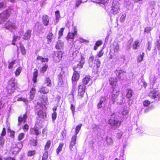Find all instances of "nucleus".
<instances>
[{
	"label": "nucleus",
	"instance_id": "f257e3e1",
	"mask_svg": "<svg viewBox=\"0 0 160 160\" xmlns=\"http://www.w3.org/2000/svg\"><path fill=\"white\" fill-rule=\"evenodd\" d=\"M84 63V58L82 56H81V60L79 63L77 65H74L73 69L74 71L73 76L72 78V80L73 81H77L79 78V72H80V69L82 68Z\"/></svg>",
	"mask_w": 160,
	"mask_h": 160
},
{
	"label": "nucleus",
	"instance_id": "f03ea898",
	"mask_svg": "<svg viewBox=\"0 0 160 160\" xmlns=\"http://www.w3.org/2000/svg\"><path fill=\"white\" fill-rule=\"evenodd\" d=\"M11 12L10 9H7L5 11L3 12L0 14V23L6 21L9 17Z\"/></svg>",
	"mask_w": 160,
	"mask_h": 160
},
{
	"label": "nucleus",
	"instance_id": "7ed1b4c3",
	"mask_svg": "<svg viewBox=\"0 0 160 160\" xmlns=\"http://www.w3.org/2000/svg\"><path fill=\"white\" fill-rule=\"evenodd\" d=\"M118 96L112 94L111 98L109 101V103L110 104H113L115 102H116L117 104H121L123 103V99L122 98V99L119 100L118 98Z\"/></svg>",
	"mask_w": 160,
	"mask_h": 160
},
{
	"label": "nucleus",
	"instance_id": "20e7f679",
	"mask_svg": "<svg viewBox=\"0 0 160 160\" xmlns=\"http://www.w3.org/2000/svg\"><path fill=\"white\" fill-rule=\"evenodd\" d=\"M108 122L111 126L115 128L119 127L121 124L120 121L115 118L110 119L108 121Z\"/></svg>",
	"mask_w": 160,
	"mask_h": 160
},
{
	"label": "nucleus",
	"instance_id": "39448f33",
	"mask_svg": "<svg viewBox=\"0 0 160 160\" xmlns=\"http://www.w3.org/2000/svg\"><path fill=\"white\" fill-rule=\"evenodd\" d=\"M78 87V96L82 98L83 97L84 94L85 92L86 86L83 84H80Z\"/></svg>",
	"mask_w": 160,
	"mask_h": 160
},
{
	"label": "nucleus",
	"instance_id": "423d86ee",
	"mask_svg": "<svg viewBox=\"0 0 160 160\" xmlns=\"http://www.w3.org/2000/svg\"><path fill=\"white\" fill-rule=\"evenodd\" d=\"M5 28L6 29L10 30L12 32V29H16V27L15 23L8 21L6 23L5 25Z\"/></svg>",
	"mask_w": 160,
	"mask_h": 160
},
{
	"label": "nucleus",
	"instance_id": "0eeeda50",
	"mask_svg": "<svg viewBox=\"0 0 160 160\" xmlns=\"http://www.w3.org/2000/svg\"><path fill=\"white\" fill-rule=\"evenodd\" d=\"M115 72L119 79H120L121 78V76L126 72L124 70L120 68H117V69L115 71Z\"/></svg>",
	"mask_w": 160,
	"mask_h": 160
},
{
	"label": "nucleus",
	"instance_id": "6e6552de",
	"mask_svg": "<svg viewBox=\"0 0 160 160\" xmlns=\"http://www.w3.org/2000/svg\"><path fill=\"white\" fill-rule=\"evenodd\" d=\"M62 54L60 52H56L53 56L54 58L57 62H59L61 59Z\"/></svg>",
	"mask_w": 160,
	"mask_h": 160
},
{
	"label": "nucleus",
	"instance_id": "1a4fd4ad",
	"mask_svg": "<svg viewBox=\"0 0 160 160\" xmlns=\"http://www.w3.org/2000/svg\"><path fill=\"white\" fill-rule=\"evenodd\" d=\"M120 6L119 4L118 3H116L113 5L112 8L111 12L113 13L114 14H116L118 12L119 10Z\"/></svg>",
	"mask_w": 160,
	"mask_h": 160
},
{
	"label": "nucleus",
	"instance_id": "9d476101",
	"mask_svg": "<svg viewBox=\"0 0 160 160\" xmlns=\"http://www.w3.org/2000/svg\"><path fill=\"white\" fill-rule=\"evenodd\" d=\"M28 116L27 113H25L23 115L20 116L18 118V125H20L21 122L23 121L24 123L25 122Z\"/></svg>",
	"mask_w": 160,
	"mask_h": 160
},
{
	"label": "nucleus",
	"instance_id": "9b49d317",
	"mask_svg": "<svg viewBox=\"0 0 160 160\" xmlns=\"http://www.w3.org/2000/svg\"><path fill=\"white\" fill-rule=\"evenodd\" d=\"M76 137L77 136L74 135L73 136L72 138L71 141L69 146V148L71 151L72 150L73 147L76 143Z\"/></svg>",
	"mask_w": 160,
	"mask_h": 160
},
{
	"label": "nucleus",
	"instance_id": "f8f14e48",
	"mask_svg": "<svg viewBox=\"0 0 160 160\" xmlns=\"http://www.w3.org/2000/svg\"><path fill=\"white\" fill-rule=\"evenodd\" d=\"M106 100V98L103 96L101 97L100 98L99 102L97 105V107L98 109L101 108L102 107V104Z\"/></svg>",
	"mask_w": 160,
	"mask_h": 160
},
{
	"label": "nucleus",
	"instance_id": "ddd939ff",
	"mask_svg": "<svg viewBox=\"0 0 160 160\" xmlns=\"http://www.w3.org/2000/svg\"><path fill=\"white\" fill-rule=\"evenodd\" d=\"M32 30H27L23 36V39L24 40H28L30 39L31 35Z\"/></svg>",
	"mask_w": 160,
	"mask_h": 160
},
{
	"label": "nucleus",
	"instance_id": "4468645a",
	"mask_svg": "<svg viewBox=\"0 0 160 160\" xmlns=\"http://www.w3.org/2000/svg\"><path fill=\"white\" fill-rule=\"evenodd\" d=\"M159 93L156 90H154L151 92L149 94V96L152 98L155 99L157 98Z\"/></svg>",
	"mask_w": 160,
	"mask_h": 160
},
{
	"label": "nucleus",
	"instance_id": "2eb2a0df",
	"mask_svg": "<svg viewBox=\"0 0 160 160\" xmlns=\"http://www.w3.org/2000/svg\"><path fill=\"white\" fill-rule=\"evenodd\" d=\"M42 22L44 25L46 26H48L49 21L48 17L47 15H44L42 17Z\"/></svg>",
	"mask_w": 160,
	"mask_h": 160
},
{
	"label": "nucleus",
	"instance_id": "dca6fc26",
	"mask_svg": "<svg viewBox=\"0 0 160 160\" xmlns=\"http://www.w3.org/2000/svg\"><path fill=\"white\" fill-rule=\"evenodd\" d=\"M17 83V81L14 78H11L8 81V87H9V86H10L11 87L14 88Z\"/></svg>",
	"mask_w": 160,
	"mask_h": 160
},
{
	"label": "nucleus",
	"instance_id": "f3484780",
	"mask_svg": "<svg viewBox=\"0 0 160 160\" xmlns=\"http://www.w3.org/2000/svg\"><path fill=\"white\" fill-rule=\"evenodd\" d=\"M30 131L31 134H34L37 136L41 133V131L39 130V129L36 127L31 129Z\"/></svg>",
	"mask_w": 160,
	"mask_h": 160
},
{
	"label": "nucleus",
	"instance_id": "a211bd4d",
	"mask_svg": "<svg viewBox=\"0 0 160 160\" xmlns=\"http://www.w3.org/2000/svg\"><path fill=\"white\" fill-rule=\"evenodd\" d=\"M90 79V76L86 77L83 79L82 83L80 84H83L85 86L88 83Z\"/></svg>",
	"mask_w": 160,
	"mask_h": 160
},
{
	"label": "nucleus",
	"instance_id": "6ab92c4d",
	"mask_svg": "<svg viewBox=\"0 0 160 160\" xmlns=\"http://www.w3.org/2000/svg\"><path fill=\"white\" fill-rule=\"evenodd\" d=\"M63 46V43L62 42L61 40H59L57 42L55 48L57 49H60Z\"/></svg>",
	"mask_w": 160,
	"mask_h": 160
},
{
	"label": "nucleus",
	"instance_id": "aec40b11",
	"mask_svg": "<svg viewBox=\"0 0 160 160\" xmlns=\"http://www.w3.org/2000/svg\"><path fill=\"white\" fill-rule=\"evenodd\" d=\"M36 92L35 89L34 88H32L30 92V100H32L34 97V95Z\"/></svg>",
	"mask_w": 160,
	"mask_h": 160
},
{
	"label": "nucleus",
	"instance_id": "412c9836",
	"mask_svg": "<svg viewBox=\"0 0 160 160\" xmlns=\"http://www.w3.org/2000/svg\"><path fill=\"white\" fill-rule=\"evenodd\" d=\"M49 91V90L48 88L42 87L40 89L39 91L40 93L46 94Z\"/></svg>",
	"mask_w": 160,
	"mask_h": 160
},
{
	"label": "nucleus",
	"instance_id": "4be33fe9",
	"mask_svg": "<svg viewBox=\"0 0 160 160\" xmlns=\"http://www.w3.org/2000/svg\"><path fill=\"white\" fill-rule=\"evenodd\" d=\"M109 82L110 85H115L117 82V79L116 78H111L109 79Z\"/></svg>",
	"mask_w": 160,
	"mask_h": 160
},
{
	"label": "nucleus",
	"instance_id": "5701e85b",
	"mask_svg": "<svg viewBox=\"0 0 160 160\" xmlns=\"http://www.w3.org/2000/svg\"><path fill=\"white\" fill-rule=\"evenodd\" d=\"M106 141L108 145H111L113 144V140L111 137L107 136L106 138Z\"/></svg>",
	"mask_w": 160,
	"mask_h": 160
},
{
	"label": "nucleus",
	"instance_id": "b1692460",
	"mask_svg": "<svg viewBox=\"0 0 160 160\" xmlns=\"http://www.w3.org/2000/svg\"><path fill=\"white\" fill-rule=\"evenodd\" d=\"M38 114L40 117L42 118H44L46 115V113L43 112L42 110H39L38 112Z\"/></svg>",
	"mask_w": 160,
	"mask_h": 160
},
{
	"label": "nucleus",
	"instance_id": "393cba45",
	"mask_svg": "<svg viewBox=\"0 0 160 160\" xmlns=\"http://www.w3.org/2000/svg\"><path fill=\"white\" fill-rule=\"evenodd\" d=\"M139 41L138 40L134 42L133 45V48L134 49H136L140 46Z\"/></svg>",
	"mask_w": 160,
	"mask_h": 160
},
{
	"label": "nucleus",
	"instance_id": "a878e982",
	"mask_svg": "<svg viewBox=\"0 0 160 160\" xmlns=\"http://www.w3.org/2000/svg\"><path fill=\"white\" fill-rule=\"evenodd\" d=\"M53 34L52 32H49L47 37V38L48 40V42H50L52 41V40L53 38Z\"/></svg>",
	"mask_w": 160,
	"mask_h": 160
},
{
	"label": "nucleus",
	"instance_id": "bb28decb",
	"mask_svg": "<svg viewBox=\"0 0 160 160\" xmlns=\"http://www.w3.org/2000/svg\"><path fill=\"white\" fill-rule=\"evenodd\" d=\"M51 144V141L50 140L48 141L45 145L44 149L45 150H48Z\"/></svg>",
	"mask_w": 160,
	"mask_h": 160
},
{
	"label": "nucleus",
	"instance_id": "cd10ccee",
	"mask_svg": "<svg viewBox=\"0 0 160 160\" xmlns=\"http://www.w3.org/2000/svg\"><path fill=\"white\" fill-rule=\"evenodd\" d=\"M22 70V68L21 67H19L16 70L15 72V76H18Z\"/></svg>",
	"mask_w": 160,
	"mask_h": 160
},
{
	"label": "nucleus",
	"instance_id": "c85d7f7f",
	"mask_svg": "<svg viewBox=\"0 0 160 160\" xmlns=\"http://www.w3.org/2000/svg\"><path fill=\"white\" fill-rule=\"evenodd\" d=\"M38 72L37 71H35L33 74V81L34 83L36 82L37 78L38 75Z\"/></svg>",
	"mask_w": 160,
	"mask_h": 160
},
{
	"label": "nucleus",
	"instance_id": "c756f323",
	"mask_svg": "<svg viewBox=\"0 0 160 160\" xmlns=\"http://www.w3.org/2000/svg\"><path fill=\"white\" fill-rule=\"evenodd\" d=\"M132 91L131 89H129L126 95V97L128 98H131L132 95Z\"/></svg>",
	"mask_w": 160,
	"mask_h": 160
},
{
	"label": "nucleus",
	"instance_id": "7c9ffc66",
	"mask_svg": "<svg viewBox=\"0 0 160 160\" xmlns=\"http://www.w3.org/2000/svg\"><path fill=\"white\" fill-rule=\"evenodd\" d=\"M63 145V144L62 143H60L59 144V146L57 149V153L58 154L59 152L62 150Z\"/></svg>",
	"mask_w": 160,
	"mask_h": 160
},
{
	"label": "nucleus",
	"instance_id": "2f4dec72",
	"mask_svg": "<svg viewBox=\"0 0 160 160\" xmlns=\"http://www.w3.org/2000/svg\"><path fill=\"white\" fill-rule=\"evenodd\" d=\"M5 142V140L3 137H0V147L2 148L3 147Z\"/></svg>",
	"mask_w": 160,
	"mask_h": 160
},
{
	"label": "nucleus",
	"instance_id": "473e14b6",
	"mask_svg": "<svg viewBox=\"0 0 160 160\" xmlns=\"http://www.w3.org/2000/svg\"><path fill=\"white\" fill-rule=\"evenodd\" d=\"M12 148L13 150V153L15 154H16L18 153V152L20 151L19 149L17 148L15 145L14 147H12Z\"/></svg>",
	"mask_w": 160,
	"mask_h": 160
},
{
	"label": "nucleus",
	"instance_id": "72a5a7b5",
	"mask_svg": "<svg viewBox=\"0 0 160 160\" xmlns=\"http://www.w3.org/2000/svg\"><path fill=\"white\" fill-rule=\"evenodd\" d=\"M48 66L47 64H45L42 67L41 69V72L42 73H44L47 70Z\"/></svg>",
	"mask_w": 160,
	"mask_h": 160
},
{
	"label": "nucleus",
	"instance_id": "f704fd0d",
	"mask_svg": "<svg viewBox=\"0 0 160 160\" xmlns=\"http://www.w3.org/2000/svg\"><path fill=\"white\" fill-rule=\"evenodd\" d=\"M144 53L142 52V54L140 55L138 58V62H140L142 61L143 60V58L144 57Z\"/></svg>",
	"mask_w": 160,
	"mask_h": 160
},
{
	"label": "nucleus",
	"instance_id": "c9c22d12",
	"mask_svg": "<svg viewBox=\"0 0 160 160\" xmlns=\"http://www.w3.org/2000/svg\"><path fill=\"white\" fill-rule=\"evenodd\" d=\"M48 157V152L46 151L42 157V160H47Z\"/></svg>",
	"mask_w": 160,
	"mask_h": 160
},
{
	"label": "nucleus",
	"instance_id": "e433bc0d",
	"mask_svg": "<svg viewBox=\"0 0 160 160\" xmlns=\"http://www.w3.org/2000/svg\"><path fill=\"white\" fill-rule=\"evenodd\" d=\"M96 64L97 65V68H98L100 66L101 63L100 60L99 59H96L95 60Z\"/></svg>",
	"mask_w": 160,
	"mask_h": 160
},
{
	"label": "nucleus",
	"instance_id": "4c0bfd02",
	"mask_svg": "<svg viewBox=\"0 0 160 160\" xmlns=\"http://www.w3.org/2000/svg\"><path fill=\"white\" fill-rule=\"evenodd\" d=\"M82 126V124H81L76 127V134L75 135L77 136V134L79 132L80 129H81Z\"/></svg>",
	"mask_w": 160,
	"mask_h": 160
},
{
	"label": "nucleus",
	"instance_id": "58836bf2",
	"mask_svg": "<svg viewBox=\"0 0 160 160\" xmlns=\"http://www.w3.org/2000/svg\"><path fill=\"white\" fill-rule=\"evenodd\" d=\"M46 81L47 83V86H51L52 85L51 80L49 78H47L46 79Z\"/></svg>",
	"mask_w": 160,
	"mask_h": 160
},
{
	"label": "nucleus",
	"instance_id": "ea45409f",
	"mask_svg": "<svg viewBox=\"0 0 160 160\" xmlns=\"http://www.w3.org/2000/svg\"><path fill=\"white\" fill-rule=\"evenodd\" d=\"M17 100L18 101H22L25 102H28V100L25 98H18Z\"/></svg>",
	"mask_w": 160,
	"mask_h": 160
},
{
	"label": "nucleus",
	"instance_id": "a19ab883",
	"mask_svg": "<svg viewBox=\"0 0 160 160\" xmlns=\"http://www.w3.org/2000/svg\"><path fill=\"white\" fill-rule=\"evenodd\" d=\"M15 146L17 147L19 149L21 150V149L23 147V145L22 142H19L17 143V144L15 145Z\"/></svg>",
	"mask_w": 160,
	"mask_h": 160
},
{
	"label": "nucleus",
	"instance_id": "79ce46f5",
	"mask_svg": "<svg viewBox=\"0 0 160 160\" xmlns=\"http://www.w3.org/2000/svg\"><path fill=\"white\" fill-rule=\"evenodd\" d=\"M112 94L118 96L119 94V91L116 90L115 89H113Z\"/></svg>",
	"mask_w": 160,
	"mask_h": 160
},
{
	"label": "nucleus",
	"instance_id": "37998d69",
	"mask_svg": "<svg viewBox=\"0 0 160 160\" xmlns=\"http://www.w3.org/2000/svg\"><path fill=\"white\" fill-rule=\"evenodd\" d=\"M16 60H14L12 61L11 62L9 63L8 65V68L9 69H12L13 66V65L15 64Z\"/></svg>",
	"mask_w": 160,
	"mask_h": 160
},
{
	"label": "nucleus",
	"instance_id": "c03bdc74",
	"mask_svg": "<svg viewBox=\"0 0 160 160\" xmlns=\"http://www.w3.org/2000/svg\"><path fill=\"white\" fill-rule=\"evenodd\" d=\"M20 48L22 54L23 55L25 54L26 53V50L23 46L22 45L21 46Z\"/></svg>",
	"mask_w": 160,
	"mask_h": 160
},
{
	"label": "nucleus",
	"instance_id": "a18cd8bd",
	"mask_svg": "<svg viewBox=\"0 0 160 160\" xmlns=\"http://www.w3.org/2000/svg\"><path fill=\"white\" fill-rule=\"evenodd\" d=\"M64 28H62L60 29V30H59L58 33V35H59V38H60V37H62V35H63V30L64 29Z\"/></svg>",
	"mask_w": 160,
	"mask_h": 160
},
{
	"label": "nucleus",
	"instance_id": "49530a36",
	"mask_svg": "<svg viewBox=\"0 0 160 160\" xmlns=\"http://www.w3.org/2000/svg\"><path fill=\"white\" fill-rule=\"evenodd\" d=\"M35 153V151H29L28 153V156H31L34 155Z\"/></svg>",
	"mask_w": 160,
	"mask_h": 160
},
{
	"label": "nucleus",
	"instance_id": "de8ad7c7",
	"mask_svg": "<svg viewBox=\"0 0 160 160\" xmlns=\"http://www.w3.org/2000/svg\"><path fill=\"white\" fill-rule=\"evenodd\" d=\"M52 121H54L57 117V113L55 111H54V112L52 114Z\"/></svg>",
	"mask_w": 160,
	"mask_h": 160
},
{
	"label": "nucleus",
	"instance_id": "09e8293b",
	"mask_svg": "<svg viewBox=\"0 0 160 160\" xmlns=\"http://www.w3.org/2000/svg\"><path fill=\"white\" fill-rule=\"evenodd\" d=\"M75 36V34L69 32L68 35V38L69 39H72Z\"/></svg>",
	"mask_w": 160,
	"mask_h": 160
},
{
	"label": "nucleus",
	"instance_id": "8fccbe9b",
	"mask_svg": "<svg viewBox=\"0 0 160 160\" xmlns=\"http://www.w3.org/2000/svg\"><path fill=\"white\" fill-rule=\"evenodd\" d=\"M152 28L150 27H146L144 29V31L145 32L148 33L151 30Z\"/></svg>",
	"mask_w": 160,
	"mask_h": 160
},
{
	"label": "nucleus",
	"instance_id": "3c124183",
	"mask_svg": "<svg viewBox=\"0 0 160 160\" xmlns=\"http://www.w3.org/2000/svg\"><path fill=\"white\" fill-rule=\"evenodd\" d=\"M24 134L23 133H20L18 136V139L19 141L22 140L24 138Z\"/></svg>",
	"mask_w": 160,
	"mask_h": 160
},
{
	"label": "nucleus",
	"instance_id": "603ef678",
	"mask_svg": "<svg viewBox=\"0 0 160 160\" xmlns=\"http://www.w3.org/2000/svg\"><path fill=\"white\" fill-rule=\"evenodd\" d=\"M20 37L18 36H14L13 38L12 44L15 45V43L14 42H15L16 41V40L17 39H20Z\"/></svg>",
	"mask_w": 160,
	"mask_h": 160
},
{
	"label": "nucleus",
	"instance_id": "864d4df0",
	"mask_svg": "<svg viewBox=\"0 0 160 160\" xmlns=\"http://www.w3.org/2000/svg\"><path fill=\"white\" fill-rule=\"evenodd\" d=\"M150 103V102L148 100H145L143 102V104L144 106H148Z\"/></svg>",
	"mask_w": 160,
	"mask_h": 160
},
{
	"label": "nucleus",
	"instance_id": "5fc2aeb1",
	"mask_svg": "<svg viewBox=\"0 0 160 160\" xmlns=\"http://www.w3.org/2000/svg\"><path fill=\"white\" fill-rule=\"evenodd\" d=\"M6 134V129L5 128H3L2 129V132L1 134V136L0 137H3L5 136Z\"/></svg>",
	"mask_w": 160,
	"mask_h": 160
},
{
	"label": "nucleus",
	"instance_id": "6e6d98bb",
	"mask_svg": "<svg viewBox=\"0 0 160 160\" xmlns=\"http://www.w3.org/2000/svg\"><path fill=\"white\" fill-rule=\"evenodd\" d=\"M126 14H123L120 18V20L121 22H123L126 18Z\"/></svg>",
	"mask_w": 160,
	"mask_h": 160
},
{
	"label": "nucleus",
	"instance_id": "4d7b16f0",
	"mask_svg": "<svg viewBox=\"0 0 160 160\" xmlns=\"http://www.w3.org/2000/svg\"><path fill=\"white\" fill-rule=\"evenodd\" d=\"M70 109L72 111L73 114L74 115L75 112V106L73 105L72 104H71Z\"/></svg>",
	"mask_w": 160,
	"mask_h": 160
},
{
	"label": "nucleus",
	"instance_id": "13d9d810",
	"mask_svg": "<svg viewBox=\"0 0 160 160\" xmlns=\"http://www.w3.org/2000/svg\"><path fill=\"white\" fill-rule=\"evenodd\" d=\"M119 49V46L118 44H117L116 46H115V47L114 48V51L115 52H118Z\"/></svg>",
	"mask_w": 160,
	"mask_h": 160
},
{
	"label": "nucleus",
	"instance_id": "bf43d9fd",
	"mask_svg": "<svg viewBox=\"0 0 160 160\" xmlns=\"http://www.w3.org/2000/svg\"><path fill=\"white\" fill-rule=\"evenodd\" d=\"M55 15L56 19H58L60 17V14L59 12L58 11H57L55 12Z\"/></svg>",
	"mask_w": 160,
	"mask_h": 160
},
{
	"label": "nucleus",
	"instance_id": "052dcab7",
	"mask_svg": "<svg viewBox=\"0 0 160 160\" xmlns=\"http://www.w3.org/2000/svg\"><path fill=\"white\" fill-rule=\"evenodd\" d=\"M95 62H88L89 66L92 68L94 67L95 66Z\"/></svg>",
	"mask_w": 160,
	"mask_h": 160
},
{
	"label": "nucleus",
	"instance_id": "680f3d73",
	"mask_svg": "<svg viewBox=\"0 0 160 160\" xmlns=\"http://www.w3.org/2000/svg\"><path fill=\"white\" fill-rule=\"evenodd\" d=\"M109 0H98V3H102L104 4L106 2H107Z\"/></svg>",
	"mask_w": 160,
	"mask_h": 160
},
{
	"label": "nucleus",
	"instance_id": "e2e57ef3",
	"mask_svg": "<svg viewBox=\"0 0 160 160\" xmlns=\"http://www.w3.org/2000/svg\"><path fill=\"white\" fill-rule=\"evenodd\" d=\"M151 43L150 42H148V43L147 49L149 51L151 50Z\"/></svg>",
	"mask_w": 160,
	"mask_h": 160
},
{
	"label": "nucleus",
	"instance_id": "0e129e2a",
	"mask_svg": "<svg viewBox=\"0 0 160 160\" xmlns=\"http://www.w3.org/2000/svg\"><path fill=\"white\" fill-rule=\"evenodd\" d=\"M122 134V132H120L119 133H117L116 137L117 138L119 139L121 137Z\"/></svg>",
	"mask_w": 160,
	"mask_h": 160
},
{
	"label": "nucleus",
	"instance_id": "69168bd1",
	"mask_svg": "<svg viewBox=\"0 0 160 160\" xmlns=\"http://www.w3.org/2000/svg\"><path fill=\"white\" fill-rule=\"evenodd\" d=\"M82 2V0H79L77 1L76 3V6L78 7L80 4Z\"/></svg>",
	"mask_w": 160,
	"mask_h": 160
},
{
	"label": "nucleus",
	"instance_id": "338daca9",
	"mask_svg": "<svg viewBox=\"0 0 160 160\" xmlns=\"http://www.w3.org/2000/svg\"><path fill=\"white\" fill-rule=\"evenodd\" d=\"M103 54V53L102 50H101L98 53V54L97 56L98 57H100L102 56Z\"/></svg>",
	"mask_w": 160,
	"mask_h": 160
},
{
	"label": "nucleus",
	"instance_id": "774afa93",
	"mask_svg": "<svg viewBox=\"0 0 160 160\" xmlns=\"http://www.w3.org/2000/svg\"><path fill=\"white\" fill-rule=\"evenodd\" d=\"M158 50L159 51V53L160 55V43L158 42L157 44L156 45Z\"/></svg>",
	"mask_w": 160,
	"mask_h": 160
}]
</instances>
